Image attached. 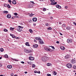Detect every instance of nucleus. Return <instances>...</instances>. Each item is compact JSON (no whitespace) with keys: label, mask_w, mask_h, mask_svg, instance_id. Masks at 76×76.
I'll return each mask as SVG.
<instances>
[{"label":"nucleus","mask_w":76,"mask_h":76,"mask_svg":"<svg viewBox=\"0 0 76 76\" xmlns=\"http://www.w3.org/2000/svg\"><path fill=\"white\" fill-rule=\"evenodd\" d=\"M59 24H60V25H61V22H59Z\"/></svg>","instance_id":"obj_53"},{"label":"nucleus","mask_w":76,"mask_h":76,"mask_svg":"<svg viewBox=\"0 0 76 76\" xmlns=\"http://www.w3.org/2000/svg\"><path fill=\"white\" fill-rule=\"evenodd\" d=\"M47 76H51V74H47Z\"/></svg>","instance_id":"obj_43"},{"label":"nucleus","mask_w":76,"mask_h":76,"mask_svg":"<svg viewBox=\"0 0 76 76\" xmlns=\"http://www.w3.org/2000/svg\"><path fill=\"white\" fill-rule=\"evenodd\" d=\"M10 36H12V34H10Z\"/></svg>","instance_id":"obj_62"},{"label":"nucleus","mask_w":76,"mask_h":76,"mask_svg":"<svg viewBox=\"0 0 76 76\" xmlns=\"http://www.w3.org/2000/svg\"><path fill=\"white\" fill-rule=\"evenodd\" d=\"M29 59L30 60H34V58L32 56L29 57Z\"/></svg>","instance_id":"obj_9"},{"label":"nucleus","mask_w":76,"mask_h":76,"mask_svg":"<svg viewBox=\"0 0 76 76\" xmlns=\"http://www.w3.org/2000/svg\"><path fill=\"white\" fill-rule=\"evenodd\" d=\"M51 47H52V48L55 49V48L54 47V46H51Z\"/></svg>","instance_id":"obj_50"},{"label":"nucleus","mask_w":76,"mask_h":76,"mask_svg":"<svg viewBox=\"0 0 76 76\" xmlns=\"http://www.w3.org/2000/svg\"><path fill=\"white\" fill-rule=\"evenodd\" d=\"M56 43H57V44H59V42H58V41H57V42H56Z\"/></svg>","instance_id":"obj_56"},{"label":"nucleus","mask_w":76,"mask_h":76,"mask_svg":"<svg viewBox=\"0 0 76 76\" xmlns=\"http://www.w3.org/2000/svg\"><path fill=\"white\" fill-rule=\"evenodd\" d=\"M66 66L68 68H72V65L70 64H66Z\"/></svg>","instance_id":"obj_5"},{"label":"nucleus","mask_w":76,"mask_h":76,"mask_svg":"<svg viewBox=\"0 0 76 76\" xmlns=\"http://www.w3.org/2000/svg\"><path fill=\"white\" fill-rule=\"evenodd\" d=\"M60 35H63V34L61 33H60Z\"/></svg>","instance_id":"obj_58"},{"label":"nucleus","mask_w":76,"mask_h":76,"mask_svg":"<svg viewBox=\"0 0 76 76\" xmlns=\"http://www.w3.org/2000/svg\"><path fill=\"white\" fill-rule=\"evenodd\" d=\"M62 26H63L64 28H65V27L66 26V25L63 24V25H62Z\"/></svg>","instance_id":"obj_37"},{"label":"nucleus","mask_w":76,"mask_h":76,"mask_svg":"<svg viewBox=\"0 0 76 76\" xmlns=\"http://www.w3.org/2000/svg\"><path fill=\"white\" fill-rule=\"evenodd\" d=\"M56 7L57 8H58V9H61V6H60L58 4H57L56 6Z\"/></svg>","instance_id":"obj_8"},{"label":"nucleus","mask_w":76,"mask_h":76,"mask_svg":"<svg viewBox=\"0 0 76 76\" xmlns=\"http://www.w3.org/2000/svg\"><path fill=\"white\" fill-rule=\"evenodd\" d=\"M21 63H22V64H24V63H25V62L23 61H21Z\"/></svg>","instance_id":"obj_52"},{"label":"nucleus","mask_w":76,"mask_h":76,"mask_svg":"<svg viewBox=\"0 0 76 76\" xmlns=\"http://www.w3.org/2000/svg\"><path fill=\"white\" fill-rule=\"evenodd\" d=\"M4 57L5 58H8V55H7V54H5L4 55Z\"/></svg>","instance_id":"obj_29"},{"label":"nucleus","mask_w":76,"mask_h":76,"mask_svg":"<svg viewBox=\"0 0 76 76\" xmlns=\"http://www.w3.org/2000/svg\"><path fill=\"white\" fill-rule=\"evenodd\" d=\"M39 0V1H43V0Z\"/></svg>","instance_id":"obj_60"},{"label":"nucleus","mask_w":76,"mask_h":76,"mask_svg":"<svg viewBox=\"0 0 76 76\" xmlns=\"http://www.w3.org/2000/svg\"><path fill=\"white\" fill-rule=\"evenodd\" d=\"M18 28H20V29H22L23 27L20 26H18Z\"/></svg>","instance_id":"obj_38"},{"label":"nucleus","mask_w":76,"mask_h":76,"mask_svg":"<svg viewBox=\"0 0 76 76\" xmlns=\"http://www.w3.org/2000/svg\"><path fill=\"white\" fill-rule=\"evenodd\" d=\"M45 50H46V51H50V52H52V51H53V50L50 48H48L47 47H45Z\"/></svg>","instance_id":"obj_4"},{"label":"nucleus","mask_w":76,"mask_h":76,"mask_svg":"<svg viewBox=\"0 0 76 76\" xmlns=\"http://www.w3.org/2000/svg\"><path fill=\"white\" fill-rule=\"evenodd\" d=\"M25 51H26V53H28V50H25Z\"/></svg>","instance_id":"obj_40"},{"label":"nucleus","mask_w":76,"mask_h":76,"mask_svg":"<svg viewBox=\"0 0 76 76\" xmlns=\"http://www.w3.org/2000/svg\"><path fill=\"white\" fill-rule=\"evenodd\" d=\"M35 39L37 40H39V42L41 44H44V42L42 40V39H41V38H40V37H36Z\"/></svg>","instance_id":"obj_2"},{"label":"nucleus","mask_w":76,"mask_h":76,"mask_svg":"<svg viewBox=\"0 0 76 76\" xmlns=\"http://www.w3.org/2000/svg\"><path fill=\"white\" fill-rule=\"evenodd\" d=\"M45 26H50V24L48 23H46L45 24Z\"/></svg>","instance_id":"obj_20"},{"label":"nucleus","mask_w":76,"mask_h":76,"mask_svg":"<svg viewBox=\"0 0 76 76\" xmlns=\"http://www.w3.org/2000/svg\"><path fill=\"white\" fill-rule=\"evenodd\" d=\"M17 30L18 31H19V32H20V31H22V29L20 28H17Z\"/></svg>","instance_id":"obj_12"},{"label":"nucleus","mask_w":76,"mask_h":76,"mask_svg":"<svg viewBox=\"0 0 76 76\" xmlns=\"http://www.w3.org/2000/svg\"><path fill=\"white\" fill-rule=\"evenodd\" d=\"M34 73H38V71H34Z\"/></svg>","instance_id":"obj_42"},{"label":"nucleus","mask_w":76,"mask_h":76,"mask_svg":"<svg viewBox=\"0 0 76 76\" xmlns=\"http://www.w3.org/2000/svg\"><path fill=\"white\" fill-rule=\"evenodd\" d=\"M48 60H49V58L48 57L45 56L42 57V60L43 61H47Z\"/></svg>","instance_id":"obj_1"},{"label":"nucleus","mask_w":76,"mask_h":76,"mask_svg":"<svg viewBox=\"0 0 76 76\" xmlns=\"http://www.w3.org/2000/svg\"><path fill=\"white\" fill-rule=\"evenodd\" d=\"M66 29H68L69 30L71 29V28H70V26H68L67 27H66Z\"/></svg>","instance_id":"obj_26"},{"label":"nucleus","mask_w":76,"mask_h":76,"mask_svg":"<svg viewBox=\"0 0 76 76\" xmlns=\"http://www.w3.org/2000/svg\"><path fill=\"white\" fill-rule=\"evenodd\" d=\"M13 75H14L13 73H12L11 74V75L12 76H13Z\"/></svg>","instance_id":"obj_51"},{"label":"nucleus","mask_w":76,"mask_h":76,"mask_svg":"<svg viewBox=\"0 0 76 76\" xmlns=\"http://www.w3.org/2000/svg\"><path fill=\"white\" fill-rule=\"evenodd\" d=\"M3 12L4 13H5L7 14L8 13V11H3Z\"/></svg>","instance_id":"obj_30"},{"label":"nucleus","mask_w":76,"mask_h":76,"mask_svg":"<svg viewBox=\"0 0 76 76\" xmlns=\"http://www.w3.org/2000/svg\"><path fill=\"white\" fill-rule=\"evenodd\" d=\"M34 42H37V41L36 40L34 39Z\"/></svg>","instance_id":"obj_55"},{"label":"nucleus","mask_w":76,"mask_h":76,"mask_svg":"<svg viewBox=\"0 0 76 76\" xmlns=\"http://www.w3.org/2000/svg\"><path fill=\"white\" fill-rule=\"evenodd\" d=\"M7 7H8V8H9V9H10V5H9V4H7Z\"/></svg>","instance_id":"obj_27"},{"label":"nucleus","mask_w":76,"mask_h":76,"mask_svg":"<svg viewBox=\"0 0 76 76\" xmlns=\"http://www.w3.org/2000/svg\"><path fill=\"white\" fill-rule=\"evenodd\" d=\"M12 37L13 38H16V36H15L14 35L12 34Z\"/></svg>","instance_id":"obj_32"},{"label":"nucleus","mask_w":76,"mask_h":76,"mask_svg":"<svg viewBox=\"0 0 76 76\" xmlns=\"http://www.w3.org/2000/svg\"><path fill=\"white\" fill-rule=\"evenodd\" d=\"M60 48L62 50H65V48L64 46H61Z\"/></svg>","instance_id":"obj_14"},{"label":"nucleus","mask_w":76,"mask_h":76,"mask_svg":"<svg viewBox=\"0 0 76 76\" xmlns=\"http://www.w3.org/2000/svg\"><path fill=\"white\" fill-rule=\"evenodd\" d=\"M43 10L44 11H46V8H43Z\"/></svg>","instance_id":"obj_41"},{"label":"nucleus","mask_w":76,"mask_h":76,"mask_svg":"<svg viewBox=\"0 0 76 76\" xmlns=\"http://www.w3.org/2000/svg\"><path fill=\"white\" fill-rule=\"evenodd\" d=\"M12 60H13L14 61H19V60L17 59L13 58L12 59Z\"/></svg>","instance_id":"obj_21"},{"label":"nucleus","mask_w":76,"mask_h":76,"mask_svg":"<svg viewBox=\"0 0 76 76\" xmlns=\"http://www.w3.org/2000/svg\"><path fill=\"white\" fill-rule=\"evenodd\" d=\"M4 32H7V31H8V30L6 29H4Z\"/></svg>","instance_id":"obj_33"},{"label":"nucleus","mask_w":76,"mask_h":76,"mask_svg":"<svg viewBox=\"0 0 76 76\" xmlns=\"http://www.w3.org/2000/svg\"><path fill=\"white\" fill-rule=\"evenodd\" d=\"M12 3L14 4H16V1H13L12 2Z\"/></svg>","instance_id":"obj_22"},{"label":"nucleus","mask_w":76,"mask_h":76,"mask_svg":"<svg viewBox=\"0 0 76 76\" xmlns=\"http://www.w3.org/2000/svg\"><path fill=\"white\" fill-rule=\"evenodd\" d=\"M0 76H3V75H0Z\"/></svg>","instance_id":"obj_63"},{"label":"nucleus","mask_w":76,"mask_h":76,"mask_svg":"<svg viewBox=\"0 0 76 76\" xmlns=\"http://www.w3.org/2000/svg\"><path fill=\"white\" fill-rule=\"evenodd\" d=\"M72 42V39H68L67 40V42H68V43H71Z\"/></svg>","instance_id":"obj_6"},{"label":"nucleus","mask_w":76,"mask_h":76,"mask_svg":"<svg viewBox=\"0 0 76 76\" xmlns=\"http://www.w3.org/2000/svg\"><path fill=\"white\" fill-rule=\"evenodd\" d=\"M8 1L9 2V3H12V1L11 0H9Z\"/></svg>","instance_id":"obj_46"},{"label":"nucleus","mask_w":76,"mask_h":76,"mask_svg":"<svg viewBox=\"0 0 76 76\" xmlns=\"http://www.w3.org/2000/svg\"><path fill=\"white\" fill-rule=\"evenodd\" d=\"M14 28H12V27H10V30H11L12 31H13L14 29Z\"/></svg>","instance_id":"obj_35"},{"label":"nucleus","mask_w":76,"mask_h":76,"mask_svg":"<svg viewBox=\"0 0 76 76\" xmlns=\"http://www.w3.org/2000/svg\"><path fill=\"white\" fill-rule=\"evenodd\" d=\"M14 15H15V16H17V15H18V13H14Z\"/></svg>","instance_id":"obj_49"},{"label":"nucleus","mask_w":76,"mask_h":76,"mask_svg":"<svg viewBox=\"0 0 76 76\" xmlns=\"http://www.w3.org/2000/svg\"><path fill=\"white\" fill-rule=\"evenodd\" d=\"M33 26H35L37 25V24H36V23H33Z\"/></svg>","instance_id":"obj_48"},{"label":"nucleus","mask_w":76,"mask_h":76,"mask_svg":"<svg viewBox=\"0 0 76 76\" xmlns=\"http://www.w3.org/2000/svg\"><path fill=\"white\" fill-rule=\"evenodd\" d=\"M65 58H70V56L69 55H66L65 56Z\"/></svg>","instance_id":"obj_17"},{"label":"nucleus","mask_w":76,"mask_h":76,"mask_svg":"<svg viewBox=\"0 0 76 76\" xmlns=\"http://www.w3.org/2000/svg\"><path fill=\"white\" fill-rule=\"evenodd\" d=\"M50 1L52 5H56V4H57V2H55V1H54V0H50Z\"/></svg>","instance_id":"obj_3"},{"label":"nucleus","mask_w":76,"mask_h":76,"mask_svg":"<svg viewBox=\"0 0 76 76\" xmlns=\"http://www.w3.org/2000/svg\"><path fill=\"white\" fill-rule=\"evenodd\" d=\"M35 67V65L34 64H33L32 65V67L34 68Z\"/></svg>","instance_id":"obj_34"},{"label":"nucleus","mask_w":76,"mask_h":76,"mask_svg":"<svg viewBox=\"0 0 76 76\" xmlns=\"http://www.w3.org/2000/svg\"><path fill=\"white\" fill-rule=\"evenodd\" d=\"M33 15H34L33 14H31L30 15H29V16H30V17H32Z\"/></svg>","instance_id":"obj_39"},{"label":"nucleus","mask_w":76,"mask_h":76,"mask_svg":"<svg viewBox=\"0 0 76 76\" xmlns=\"http://www.w3.org/2000/svg\"><path fill=\"white\" fill-rule=\"evenodd\" d=\"M33 21L34 22H36L37 21V19L36 18H34L32 19Z\"/></svg>","instance_id":"obj_10"},{"label":"nucleus","mask_w":76,"mask_h":76,"mask_svg":"<svg viewBox=\"0 0 76 76\" xmlns=\"http://www.w3.org/2000/svg\"><path fill=\"white\" fill-rule=\"evenodd\" d=\"M1 63H0V67H1Z\"/></svg>","instance_id":"obj_57"},{"label":"nucleus","mask_w":76,"mask_h":76,"mask_svg":"<svg viewBox=\"0 0 76 76\" xmlns=\"http://www.w3.org/2000/svg\"><path fill=\"white\" fill-rule=\"evenodd\" d=\"M47 29H48V30H51V29H52V28H51V27H49Z\"/></svg>","instance_id":"obj_28"},{"label":"nucleus","mask_w":76,"mask_h":76,"mask_svg":"<svg viewBox=\"0 0 76 76\" xmlns=\"http://www.w3.org/2000/svg\"><path fill=\"white\" fill-rule=\"evenodd\" d=\"M38 46V45L37 44H34V45H33V47L34 48H37V47Z\"/></svg>","instance_id":"obj_11"},{"label":"nucleus","mask_w":76,"mask_h":76,"mask_svg":"<svg viewBox=\"0 0 76 76\" xmlns=\"http://www.w3.org/2000/svg\"><path fill=\"white\" fill-rule=\"evenodd\" d=\"M30 3H32V4H35V3H34V1H31Z\"/></svg>","instance_id":"obj_47"},{"label":"nucleus","mask_w":76,"mask_h":76,"mask_svg":"<svg viewBox=\"0 0 76 76\" xmlns=\"http://www.w3.org/2000/svg\"><path fill=\"white\" fill-rule=\"evenodd\" d=\"M29 31L30 33H32V32H33V31H32V30L31 29H29Z\"/></svg>","instance_id":"obj_31"},{"label":"nucleus","mask_w":76,"mask_h":76,"mask_svg":"<svg viewBox=\"0 0 76 76\" xmlns=\"http://www.w3.org/2000/svg\"><path fill=\"white\" fill-rule=\"evenodd\" d=\"M7 6V4H5V5H4V7H5H5H6V6Z\"/></svg>","instance_id":"obj_61"},{"label":"nucleus","mask_w":76,"mask_h":76,"mask_svg":"<svg viewBox=\"0 0 76 76\" xmlns=\"http://www.w3.org/2000/svg\"><path fill=\"white\" fill-rule=\"evenodd\" d=\"M27 73V72H25V74H26V73Z\"/></svg>","instance_id":"obj_59"},{"label":"nucleus","mask_w":76,"mask_h":76,"mask_svg":"<svg viewBox=\"0 0 76 76\" xmlns=\"http://www.w3.org/2000/svg\"><path fill=\"white\" fill-rule=\"evenodd\" d=\"M72 67L74 69H76V66L74 65Z\"/></svg>","instance_id":"obj_24"},{"label":"nucleus","mask_w":76,"mask_h":76,"mask_svg":"<svg viewBox=\"0 0 76 76\" xmlns=\"http://www.w3.org/2000/svg\"><path fill=\"white\" fill-rule=\"evenodd\" d=\"M67 8H68V7H67V6H65V8L66 9H67Z\"/></svg>","instance_id":"obj_44"},{"label":"nucleus","mask_w":76,"mask_h":76,"mask_svg":"<svg viewBox=\"0 0 76 76\" xmlns=\"http://www.w3.org/2000/svg\"><path fill=\"white\" fill-rule=\"evenodd\" d=\"M37 73H39V74H40V73H41V72H40V71H38Z\"/></svg>","instance_id":"obj_54"},{"label":"nucleus","mask_w":76,"mask_h":76,"mask_svg":"<svg viewBox=\"0 0 76 76\" xmlns=\"http://www.w3.org/2000/svg\"><path fill=\"white\" fill-rule=\"evenodd\" d=\"M32 50H28V52H27L28 53H32Z\"/></svg>","instance_id":"obj_25"},{"label":"nucleus","mask_w":76,"mask_h":76,"mask_svg":"<svg viewBox=\"0 0 76 76\" xmlns=\"http://www.w3.org/2000/svg\"><path fill=\"white\" fill-rule=\"evenodd\" d=\"M26 45H27V46H30V45L29 44V43L28 42H27L26 43Z\"/></svg>","instance_id":"obj_23"},{"label":"nucleus","mask_w":76,"mask_h":76,"mask_svg":"<svg viewBox=\"0 0 76 76\" xmlns=\"http://www.w3.org/2000/svg\"><path fill=\"white\" fill-rule=\"evenodd\" d=\"M52 64L50 63H48L47 64V66H51Z\"/></svg>","instance_id":"obj_18"},{"label":"nucleus","mask_w":76,"mask_h":76,"mask_svg":"<svg viewBox=\"0 0 76 76\" xmlns=\"http://www.w3.org/2000/svg\"><path fill=\"white\" fill-rule=\"evenodd\" d=\"M14 76H18L17 75H14Z\"/></svg>","instance_id":"obj_64"},{"label":"nucleus","mask_w":76,"mask_h":76,"mask_svg":"<svg viewBox=\"0 0 76 76\" xmlns=\"http://www.w3.org/2000/svg\"><path fill=\"white\" fill-rule=\"evenodd\" d=\"M54 75H57V72H56V71L54 72Z\"/></svg>","instance_id":"obj_36"},{"label":"nucleus","mask_w":76,"mask_h":76,"mask_svg":"<svg viewBox=\"0 0 76 76\" xmlns=\"http://www.w3.org/2000/svg\"><path fill=\"white\" fill-rule=\"evenodd\" d=\"M7 67L8 68V69H12V65H8L7 66Z\"/></svg>","instance_id":"obj_15"},{"label":"nucleus","mask_w":76,"mask_h":76,"mask_svg":"<svg viewBox=\"0 0 76 76\" xmlns=\"http://www.w3.org/2000/svg\"><path fill=\"white\" fill-rule=\"evenodd\" d=\"M71 62L72 64H74V63H76L75 60H72L71 61Z\"/></svg>","instance_id":"obj_13"},{"label":"nucleus","mask_w":76,"mask_h":76,"mask_svg":"<svg viewBox=\"0 0 76 76\" xmlns=\"http://www.w3.org/2000/svg\"><path fill=\"white\" fill-rule=\"evenodd\" d=\"M7 18H11V15L8 14L7 15Z\"/></svg>","instance_id":"obj_16"},{"label":"nucleus","mask_w":76,"mask_h":76,"mask_svg":"<svg viewBox=\"0 0 76 76\" xmlns=\"http://www.w3.org/2000/svg\"><path fill=\"white\" fill-rule=\"evenodd\" d=\"M73 24H74V25H75V26H76V23H75V22H73Z\"/></svg>","instance_id":"obj_45"},{"label":"nucleus","mask_w":76,"mask_h":76,"mask_svg":"<svg viewBox=\"0 0 76 76\" xmlns=\"http://www.w3.org/2000/svg\"><path fill=\"white\" fill-rule=\"evenodd\" d=\"M0 50L1 52H3L4 50L3 49V48H1L0 49Z\"/></svg>","instance_id":"obj_19"},{"label":"nucleus","mask_w":76,"mask_h":76,"mask_svg":"<svg viewBox=\"0 0 76 76\" xmlns=\"http://www.w3.org/2000/svg\"><path fill=\"white\" fill-rule=\"evenodd\" d=\"M33 6H34L33 4H29L28 5V8H31L32 7H33Z\"/></svg>","instance_id":"obj_7"}]
</instances>
